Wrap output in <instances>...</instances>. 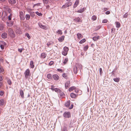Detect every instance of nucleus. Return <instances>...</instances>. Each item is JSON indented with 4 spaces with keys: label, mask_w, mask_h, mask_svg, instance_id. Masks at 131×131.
Listing matches in <instances>:
<instances>
[{
    "label": "nucleus",
    "mask_w": 131,
    "mask_h": 131,
    "mask_svg": "<svg viewBox=\"0 0 131 131\" xmlns=\"http://www.w3.org/2000/svg\"><path fill=\"white\" fill-rule=\"evenodd\" d=\"M63 116L65 118H69L71 116V113L69 112H66L63 113Z\"/></svg>",
    "instance_id": "20e7f679"
},
{
    "label": "nucleus",
    "mask_w": 131,
    "mask_h": 131,
    "mask_svg": "<svg viewBox=\"0 0 131 131\" xmlns=\"http://www.w3.org/2000/svg\"><path fill=\"white\" fill-rule=\"evenodd\" d=\"M3 12L2 13V12H0V17H1L2 16V14H3Z\"/></svg>",
    "instance_id": "774afa93"
},
{
    "label": "nucleus",
    "mask_w": 131,
    "mask_h": 131,
    "mask_svg": "<svg viewBox=\"0 0 131 131\" xmlns=\"http://www.w3.org/2000/svg\"><path fill=\"white\" fill-rule=\"evenodd\" d=\"M20 94L22 98L23 99L24 98V93L23 90H20Z\"/></svg>",
    "instance_id": "ddd939ff"
},
{
    "label": "nucleus",
    "mask_w": 131,
    "mask_h": 131,
    "mask_svg": "<svg viewBox=\"0 0 131 131\" xmlns=\"http://www.w3.org/2000/svg\"><path fill=\"white\" fill-rule=\"evenodd\" d=\"M65 37L64 36H62L58 39L59 41V42H61L64 40Z\"/></svg>",
    "instance_id": "dca6fc26"
},
{
    "label": "nucleus",
    "mask_w": 131,
    "mask_h": 131,
    "mask_svg": "<svg viewBox=\"0 0 131 131\" xmlns=\"http://www.w3.org/2000/svg\"><path fill=\"white\" fill-rule=\"evenodd\" d=\"M115 23L116 24V27L117 28H119L120 26V23L118 22H116Z\"/></svg>",
    "instance_id": "7c9ffc66"
},
{
    "label": "nucleus",
    "mask_w": 131,
    "mask_h": 131,
    "mask_svg": "<svg viewBox=\"0 0 131 131\" xmlns=\"http://www.w3.org/2000/svg\"><path fill=\"white\" fill-rule=\"evenodd\" d=\"M24 50L23 48L22 49H18V51L20 53H21L22 51Z\"/></svg>",
    "instance_id": "603ef678"
},
{
    "label": "nucleus",
    "mask_w": 131,
    "mask_h": 131,
    "mask_svg": "<svg viewBox=\"0 0 131 131\" xmlns=\"http://www.w3.org/2000/svg\"><path fill=\"white\" fill-rule=\"evenodd\" d=\"M72 4V3L71 2H67L64 5H63L62 7V8H67L69 6H71Z\"/></svg>",
    "instance_id": "7ed1b4c3"
},
{
    "label": "nucleus",
    "mask_w": 131,
    "mask_h": 131,
    "mask_svg": "<svg viewBox=\"0 0 131 131\" xmlns=\"http://www.w3.org/2000/svg\"><path fill=\"white\" fill-rule=\"evenodd\" d=\"M16 0H9V3L11 4H14L16 2Z\"/></svg>",
    "instance_id": "4be33fe9"
},
{
    "label": "nucleus",
    "mask_w": 131,
    "mask_h": 131,
    "mask_svg": "<svg viewBox=\"0 0 131 131\" xmlns=\"http://www.w3.org/2000/svg\"><path fill=\"white\" fill-rule=\"evenodd\" d=\"M73 71L76 74L77 73V68L75 66L74 67Z\"/></svg>",
    "instance_id": "c85d7f7f"
},
{
    "label": "nucleus",
    "mask_w": 131,
    "mask_h": 131,
    "mask_svg": "<svg viewBox=\"0 0 131 131\" xmlns=\"http://www.w3.org/2000/svg\"><path fill=\"white\" fill-rule=\"evenodd\" d=\"M39 26L41 28L45 29H47V27L45 25H43L42 24L40 23H38Z\"/></svg>",
    "instance_id": "423d86ee"
},
{
    "label": "nucleus",
    "mask_w": 131,
    "mask_h": 131,
    "mask_svg": "<svg viewBox=\"0 0 131 131\" xmlns=\"http://www.w3.org/2000/svg\"><path fill=\"white\" fill-rule=\"evenodd\" d=\"M70 95L71 98L73 99L76 98L77 96V95H76L73 93H71L70 94Z\"/></svg>",
    "instance_id": "f3484780"
},
{
    "label": "nucleus",
    "mask_w": 131,
    "mask_h": 131,
    "mask_svg": "<svg viewBox=\"0 0 131 131\" xmlns=\"http://www.w3.org/2000/svg\"><path fill=\"white\" fill-rule=\"evenodd\" d=\"M35 13L32 11L30 13V15L32 17H34L35 16Z\"/></svg>",
    "instance_id": "c9c22d12"
},
{
    "label": "nucleus",
    "mask_w": 131,
    "mask_h": 131,
    "mask_svg": "<svg viewBox=\"0 0 131 131\" xmlns=\"http://www.w3.org/2000/svg\"><path fill=\"white\" fill-rule=\"evenodd\" d=\"M68 61V58H66L64 59V61L63 62V63L65 64H66L67 62Z\"/></svg>",
    "instance_id": "f704fd0d"
},
{
    "label": "nucleus",
    "mask_w": 131,
    "mask_h": 131,
    "mask_svg": "<svg viewBox=\"0 0 131 131\" xmlns=\"http://www.w3.org/2000/svg\"><path fill=\"white\" fill-rule=\"evenodd\" d=\"M6 80L8 84L10 85L12 84V82L10 80L7 78H6Z\"/></svg>",
    "instance_id": "412c9836"
},
{
    "label": "nucleus",
    "mask_w": 131,
    "mask_h": 131,
    "mask_svg": "<svg viewBox=\"0 0 131 131\" xmlns=\"http://www.w3.org/2000/svg\"><path fill=\"white\" fill-rule=\"evenodd\" d=\"M57 32L58 34L60 35H62V31L60 30H58Z\"/></svg>",
    "instance_id": "ea45409f"
},
{
    "label": "nucleus",
    "mask_w": 131,
    "mask_h": 131,
    "mask_svg": "<svg viewBox=\"0 0 131 131\" xmlns=\"http://www.w3.org/2000/svg\"><path fill=\"white\" fill-rule=\"evenodd\" d=\"M41 3H38L37 4H35L34 5V6L35 7L36 6H38L40 5Z\"/></svg>",
    "instance_id": "3c124183"
},
{
    "label": "nucleus",
    "mask_w": 131,
    "mask_h": 131,
    "mask_svg": "<svg viewBox=\"0 0 131 131\" xmlns=\"http://www.w3.org/2000/svg\"><path fill=\"white\" fill-rule=\"evenodd\" d=\"M108 20L106 19H104L102 23H106L107 22Z\"/></svg>",
    "instance_id": "de8ad7c7"
},
{
    "label": "nucleus",
    "mask_w": 131,
    "mask_h": 131,
    "mask_svg": "<svg viewBox=\"0 0 131 131\" xmlns=\"http://www.w3.org/2000/svg\"><path fill=\"white\" fill-rule=\"evenodd\" d=\"M30 71L29 69H27L24 73L25 77L26 79H27L28 77L30 76Z\"/></svg>",
    "instance_id": "39448f33"
},
{
    "label": "nucleus",
    "mask_w": 131,
    "mask_h": 131,
    "mask_svg": "<svg viewBox=\"0 0 131 131\" xmlns=\"http://www.w3.org/2000/svg\"><path fill=\"white\" fill-rule=\"evenodd\" d=\"M84 10V8H82L79 10L78 12V13H82L83 12Z\"/></svg>",
    "instance_id": "e433bc0d"
},
{
    "label": "nucleus",
    "mask_w": 131,
    "mask_h": 131,
    "mask_svg": "<svg viewBox=\"0 0 131 131\" xmlns=\"http://www.w3.org/2000/svg\"><path fill=\"white\" fill-rule=\"evenodd\" d=\"M110 13V12L109 11H107L105 12V14H109Z\"/></svg>",
    "instance_id": "e2e57ef3"
},
{
    "label": "nucleus",
    "mask_w": 131,
    "mask_h": 131,
    "mask_svg": "<svg viewBox=\"0 0 131 131\" xmlns=\"http://www.w3.org/2000/svg\"><path fill=\"white\" fill-rule=\"evenodd\" d=\"M128 15V14L127 13H126L123 16V17L124 18H126L127 17Z\"/></svg>",
    "instance_id": "49530a36"
},
{
    "label": "nucleus",
    "mask_w": 131,
    "mask_h": 131,
    "mask_svg": "<svg viewBox=\"0 0 131 131\" xmlns=\"http://www.w3.org/2000/svg\"><path fill=\"white\" fill-rule=\"evenodd\" d=\"M57 70L58 71L60 72H63V70L61 69H58Z\"/></svg>",
    "instance_id": "4d7b16f0"
},
{
    "label": "nucleus",
    "mask_w": 131,
    "mask_h": 131,
    "mask_svg": "<svg viewBox=\"0 0 131 131\" xmlns=\"http://www.w3.org/2000/svg\"><path fill=\"white\" fill-rule=\"evenodd\" d=\"M30 16L29 15L27 14L26 15L25 17L26 19L29 20L30 18Z\"/></svg>",
    "instance_id": "4c0bfd02"
},
{
    "label": "nucleus",
    "mask_w": 131,
    "mask_h": 131,
    "mask_svg": "<svg viewBox=\"0 0 131 131\" xmlns=\"http://www.w3.org/2000/svg\"><path fill=\"white\" fill-rule=\"evenodd\" d=\"M36 14L39 16H42V14L41 13H39L38 12H36Z\"/></svg>",
    "instance_id": "58836bf2"
},
{
    "label": "nucleus",
    "mask_w": 131,
    "mask_h": 131,
    "mask_svg": "<svg viewBox=\"0 0 131 131\" xmlns=\"http://www.w3.org/2000/svg\"><path fill=\"white\" fill-rule=\"evenodd\" d=\"M91 19L93 21H95L97 19V17L96 16L94 15L92 17Z\"/></svg>",
    "instance_id": "a878e982"
},
{
    "label": "nucleus",
    "mask_w": 131,
    "mask_h": 131,
    "mask_svg": "<svg viewBox=\"0 0 131 131\" xmlns=\"http://www.w3.org/2000/svg\"><path fill=\"white\" fill-rule=\"evenodd\" d=\"M53 62L52 61H51L49 63V66H51L53 63Z\"/></svg>",
    "instance_id": "8fccbe9b"
},
{
    "label": "nucleus",
    "mask_w": 131,
    "mask_h": 131,
    "mask_svg": "<svg viewBox=\"0 0 131 131\" xmlns=\"http://www.w3.org/2000/svg\"><path fill=\"white\" fill-rule=\"evenodd\" d=\"M99 70H100V74H102V73H103L102 69L101 68H100Z\"/></svg>",
    "instance_id": "5fc2aeb1"
},
{
    "label": "nucleus",
    "mask_w": 131,
    "mask_h": 131,
    "mask_svg": "<svg viewBox=\"0 0 131 131\" xmlns=\"http://www.w3.org/2000/svg\"><path fill=\"white\" fill-rule=\"evenodd\" d=\"M3 78L0 75V81H2L3 80Z\"/></svg>",
    "instance_id": "69168bd1"
},
{
    "label": "nucleus",
    "mask_w": 131,
    "mask_h": 131,
    "mask_svg": "<svg viewBox=\"0 0 131 131\" xmlns=\"http://www.w3.org/2000/svg\"><path fill=\"white\" fill-rule=\"evenodd\" d=\"M75 86H72L69 89V91L70 92H71L73 90L75 89Z\"/></svg>",
    "instance_id": "cd10ccee"
},
{
    "label": "nucleus",
    "mask_w": 131,
    "mask_h": 131,
    "mask_svg": "<svg viewBox=\"0 0 131 131\" xmlns=\"http://www.w3.org/2000/svg\"><path fill=\"white\" fill-rule=\"evenodd\" d=\"M62 77L66 79H67L68 78L67 74L65 73H63L62 74Z\"/></svg>",
    "instance_id": "393cba45"
},
{
    "label": "nucleus",
    "mask_w": 131,
    "mask_h": 131,
    "mask_svg": "<svg viewBox=\"0 0 131 131\" xmlns=\"http://www.w3.org/2000/svg\"><path fill=\"white\" fill-rule=\"evenodd\" d=\"M77 36L78 37V38L79 39H80L81 38H82L83 37L82 35L80 33H78L77 34Z\"/></svg>",
    "instance_id": "5701e85b"
},
{
    "label": "nucleus",
    "mask_w": 131,
    "mask_h": 131,
    "mask_svg": "<svg viewBox=\"0 0 131 131\" xmlns=\"http://www.w3.org/2000/svg\"><path fill=\"white\" fill-rule=\"evenodd\" d=\"M62 131H67V128L66 127H64L63 128Z\"/></svg>",
    "instance_id": "09e8293b"
},
{
    "label": "nucleus",
    "mask_w": 131,
    "mask_h": 131,
    "mask_svg": "<svg viewBox=\"0 0 131 131\" xmlns=\"http://www.w3.org/2000/svg\"><path fill=\"white\" fill-rule=\"evenodd\" d=\"M69 50V48L66 47H65L63 48V50L62 51V53L64 56H66L68 53Z\"/></svg>",
    "instance_id": "f03ea898"
},
{
    "label": "nucleus",
    "mask_w": 131,
    "mask_h": 131,
    "mask_svg": "<svg viewBox=\"0 0 131 131\" xmlns=\"http://www.w3.org/2000/svg\"><path fill=\"white\" fill-rule=\"evenodd\" d=\"M75 92L76 93H78L79 91H80V90H78V89H76V88H75Z\"/></svg>",
    "instance_id": "bf43d9fd"
},
{
    "label": "nucleus",
    "mask_w": 131,
    "mask_h": 131,
    "mask_svg": "<svg viewBox=\"0 0 131 131\" xmlns=\"http://www.w3.org/2000/svg\"><path fill=\"white\" fill-rule=\"evenodd\" d=\"M79 2V0H76L75 3L73 5V7L75 8H76L78 5Z\"/></svg>",
    "instance_id": "9b49d317"
},
{
    "label": "nucleus",
    "mask_w": 131,
    "mask_h": 131,
    "mask_svg": "<svg viewBox=\"0 0 131 131\" xmlns=\"http://www.w3.org/2000/svg\"><path fill=\"white\" fill-rule=\"evenodd\" d=\"M30 67L32 69L34 68L35 67V66L34 64V62L32 60L31 61H30Z\"/></svg>",
    "instance_id": "f8f14e48"
},
{
    "label": "nucleus",
    "mask_w": 131,
    "mask_h": 131,
    "mask_svg": "<svg viewBox=\"0 0 131 131\" xmlns=\"http://www.w3.org/2000/svg\"><path fill=\"white\" fill-rule=\"evenodd\" d=\"M47 56V54L44 53H41V58L42 59L45 58Z\"/></svg>",
    "instance_id": "4468645a"
},
{
    "label": "nucleus",
    "mask_w": 131,
    "mask_h": 131,
    "mask_svg": "<svg viewBox=\"0 0 131 131\" xmlns=\"http://www.w3.org/2000/svg\"><path fill=\"white\" fill-rule=\"evenodd\" d=\"M88 46H85L84 48V50L85 51H86L88 49Z\"/></svg>",
    "instance_id": "c03bdc74"
},
{
    "label": "nucleus",
    "mask_w": 131,
    "mask_h": 131,
    "mask_svg": "<svg viewBox=\"0 0 131 131\" xmlns=\"http://www.w3.org/2000/svg\"><path fill=\"white\" fill-rule=\"evenodd\" d=\"M73 106V104H71V105L70 107H69V108L70 109H72Z\"/></svg>",
    "instance_id": "680f3d73"
},
{
    "label": "nucleus",
    "mask_w": 131,
    "mask_h": 131,
    "mask_svg": "<svg viewBox=\"0 0 131 131\" xmlns=\"http://www.w3.org/2000/svg\"><path fill=\"white\" fill-rule=\"evenodd\" d=\"M25 35L27 36V37H28V38L29 39H30L31 38V37H30V36L29 35V34L27 33H26L25 34Z\"/></svg>",
    "instance_id": "a19ab883"
},
{
    "label": "nucleus",
    "mask_w": 131,
    "mask_h": 131,
    "mask_svg": "<svg viewBox=\"0 0 131 131\" xmlns=\"http://www.w3.org/2000/svg\"><path fill=\"white\" fill-rule=\"evenodd\" d=\"M12 14H10V15L8 16V19L9 20H10L11 19V18L12 17Z\"/></svg>",
    "instance_id": "37998d69"
},
{
    "label": "nucleus",
    "mask_w": 131,
    "mask_h": 131,
    "mask_svg": "<svg viewBox=\"0 0 131 131\" xmlns=\"http://www.w3.org/2000/svg\"><path fill=\"white\" fill-rule=\"evenodd\" d=\"M4 103V101L3 99L0 100V106L3 105Z\"/></svg>",
    "instance_id": "b1692460"
},
{
    "label": "nucleus",
    "mask_w": 131,
    "mask_h": 131,
    "mask_svg": "<svg viewBox=\"0 0 131 131\" xmlns=\"http://www.w3.org/2000/svg\"><path fill=\"white\" fill-rule=\"evenodd\" d=\"M1 36L2 38L4 39H5L7 38V33H6L4 32L2 34Z\"/></svg>",
    "instance_id": "9d476101"
},
{
    "label": "nucleus",
    "mask_w": 131,
    "mask_h": 131,
    "mask_svg": "<svg viewBox=\"0 0 131 131\" xmlns=\"http://www.w3.org/2000/svg\"><path fill=\"white\" fill-rule=\"evenodd\" d=\"M70 101H67L65 104V105L66 107H68L70 105Z\"/></svg>",
    "instance_id": "aec40b11"
},
{
    "label": "nucleus",
    "mask_w": 131,
    "mask_h": 131,
    "mask_svg": "<svg viewBox=\"0 0 131 131\" xmlns=\"http://www.w3.org/2000/svg\"><path fill=\"white\" fill-rule=\"evenodd\" d=\"M74 21L79 23L80 22H81L82 21L81 19L79 17H78L75 18L74 20Z\"/></svg>",
    "instance_id": "1a4fd4ad"
},
{
    "label": "nucleus",
    "mask_w": 131,
    "mask_h": 131,
    "mask_svg": "<svg viewBox=\"0 0 131 131\" xmlns=\"http://www.w3.org/2000/svg\"><path fill=\"white\" fill-rule=\"evenodd\" d=\"M4 29V27L2 26H0V30H3Z\"/></svg>",
    "instance_id": "052dcab7"
},
{
    "label": "nucleus",
    "mask_w": 131,
    "mask_h": 131,
    "mask_svg": "<svg viewBox=\"0 0 131 131\" xmlns=\"http://www.w3.org/2000/svg\"><path fill=\"white\" fill-rule=\"evenodd\" d=\"M51 43H48L47 44V45L48 47H49V46L50 45Z\"/></svg>",
    "instance_id": "338daca9"
},
{
    "label": "nucleus",
    "mask_w": 131,
    "mask_h": 131,
    "mask_svg": "<svg viewBox=\"0 0 131 131\" xmlns=\"http://www.w3.org/2000/svg\"><path fill=\"white\" fill-rule=\"evenodd\" d=\"M8 34L12 38H14L16 36V35L13 30L11 28L8 29Z\"/></svg>",
    "instance_id": "f257e3e1"
},
{
    "label": "nucleus",
    "mask_w": 131,
    "mask_h": 131,
    "mask_svg": "<svg viewBox=\"0 0 131 131\" xmlns=\"http://www.w3.org/2000/svg\"><path fill=\"white\" fill-rule=\"evenodd\" d=\"M52 77L53 79L55 81H58L59 79V77L57 74L53 75Z\"/></svg>",
    "instance_id": "6e6552de"
},
{
    "label": "nucleus",
    "mask_w": 131,
    "mask_h": 131,
    "mask_svg": "<svg viewBox=\"0 0 131 131\" xmlns=\"http://www.w3.org/2000/svg\"><path fill=\"white\" fill-rule=\"evenodd\" d=\"M1 48L2 50H3L4 49V47L5 46L3 45H0Z\"/></svg>",
    "instance_id": "6e6d98bb"
},
{
    "label": "nucleus",
    "mask_w": 131,
    "mask_h": 131,
    "mask_svg": "<svg viewBox=\"0 0 131 131\" xmlns=\"http://www.w3.org/2000/svg\"><path fill=\"white\" fill-rule=\"evenodd\" d=\"M47 77L49 79H51L52 78V75L50 73H49L47 74Z\"/></svg>",
    "instance_id": "c756f323"
},
{
    "label": "nucleus",
    "mask_w": 131,
    "mask_h": 131,
    "mask_svg": "<svg viewBox=\"0 0 131 131\" xmlns=\"http://www.w3.org/2000/svg\"><path fill=\"white\" fill-rule=\"evenodd\" d=\"M120 78H115L113 79V80L115 82H118L120 80Z\"/></svg>",
    "instance_id": "2f4dec72"
},
{
    "label": "nucleus",
    "mask_w": 131,
    "mask_h": 131,
    "mask_svg": "<svg viewBox=\"0 0 131 131\" xmlns=\"http://www.w3.org/2000/svg\"><path fill=\"white\" fill-rule=\"evenodd\" d=\"M115 29L114 28H112L111 29V33H114V32L115 31Z\"/></svg>",
    "instance_id": "a18cd8bd"
},
{
    "label": "nucleus",
    "mask_w": 131,
    "mask_h": 131,
    "mask_svg": "<svg viewBox=\"0 0 131 131\" xmlns=\"http://www.w3.org/2000/svg\"><path fill=\"white\" fill-rule=\"evenodd\" d=\"M78 67L80 69H82V65L81 64H78Z\"/></svg>",
    "instance_id": "13d9d810"
},
{
    "label": "nucleus",
    "mask_w": 131,
    "mask_h": 131,
    "mask_svg": "<svg viewBox=\"0 0 131 131\" xmlns=\"http://www.w3.org/2000/svg\"><path fill=\"white\" fill-rule=\"evenodd\" d=\"M100 37L99 36H94L93 38V40L94 41H96L100 39Z\"/></svg>",
    "instance_id": "a211bd4d"
},
{
    "label": "nucleus",
    "mask_w": 131,
    "mask_h": 131,
    "mask_svg": "<svg viewBox=\"0 0 131 131\" xmlns=\"http://www.w3.org/2000/svg\"><path fill=\"white\" fill-rule=\"evenodd\" d=\"M19 16L21 19L24 20L25 19V17L24 16V14L22 12H20L19 13Z\"/></svg>",
    "instance_id": "0eeeda50"
},
{
    "label": "nucleus",
    "mask_w": 131,
    "mask_h": 131,
    "mask_svg": "<svg viewBox=\"0 0 131 131\" xmlns=\"http://www.w3.org/2000/svg\"><path fill=\"white\" fill-rule=\"evenodd\" d=\"M70 82L69 81H68L65 84V86L66 89L68 88L70 85Z\"/></svg>",
    "instance_id": "2eb2a0df"
},
{
    "label": "nucleus",
    "mask_w": 131,
    "mask_h": 131,
    "mask_svg": "<svg viewBox=\"0 0 131 131\" xmlns=\"http://www.w3.org/2000/svg\"><path fill=\"white\" fill-rule=\"evenodd\" d=\"M55 91L56 92H58L60 91V89L57 88H55L54 89H51Z\"/></svg>",
    "instance_id": "bb28decb"
},
{
    "label": "nucleus",
    "mask_w": 131,
    "mask_h": 131,
    "mask_svg": "<svg viewBox=\"0 0 131 131\" xmlns=\"http://www.w3.org/2000/svg\"><path fill=\"white\" fill-rule=\"evenodd\" d=\"M3 45L4 46L6 45V43L3 41H0V45Z\"/></svg>",
    "instance_id": "72a5a7b5"
},
{
    "label": "nucleus",
    "mask_w": 131,
    "mask_h": 131,
    "mask_svg": "<svg viewBox=\"0 0 131 131\" xmlns=\"http://www.w3.org/2000/svg\"><path fill=\"white\" fill-rule=\"evenodd\" d=\"M85 39H82L80 41L79 43L81 44H82L84 43V42H85Z\"/></svg>",
    "instance_id": "473e14b6"
},
{
    "label": "nucleus",
    "mask_w": 131,
    "mask_h": 131,
    "mask_svg": "<svg viewBox=\"0 0 131 131\" xmlns=\"http://www.w3.org/2000/svg\"><path fill=\"white\" fill-rule=\"evenodd\" d=\"M4 71L3 68L2 67H0V73H2Z\"/></svg>",
    "instance_id": "79ce46f5"
},
{
    "label": "nucleus",
    "mask_w": 131,
    "mask_h": 131,
    "mask_svg": "<svg viewBox=\"0 0 131 131\" xmlns=\"http://www.w3.org/2000/svg\"><path fill=\"white\" fill-rule=\"evenodd\" d=\"M13 24V22L12 21H10L9 22H7V25L8 26H12Z\"/></svg>",
    "instance_id": "6ab92c4d"
},
{
    "label": "nucleus",
    "mask_w": 131,
    "mask_h": 131,
    "mask_svg": "<svg viewBox=\"0 0 131 131\" xmlns=\"http://www.w3.org/2000/svg\"><path fill=\"white\" fill-rule=\"evenodd\" d=\"M4 94V92L3 91H0V95L1 96H2Z\"/></svg>",
    "instance_id": "864d4df0"
},
{
    "label": "nucleus",
    "mask_w": 131,
    "mask_h": 131,
    "mask_svg": "<svg viewBox=\"0 0 131 131\" xmlns=\"http://www.w3.org/2000/svg\"><path fill=\"white\" fill-rule=\"evenodd\" d=\"M45 3H48L47 0H42Z\"/></svg>",
    "instance_id": "0e129e2a"
}]
</instances>
